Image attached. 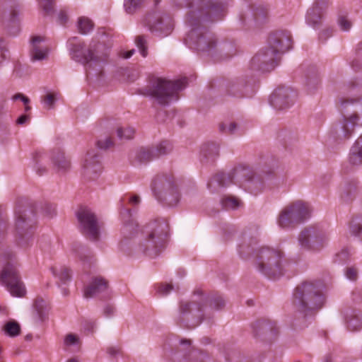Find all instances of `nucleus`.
<instances>
[{"label":"nucleus","mask_w":362,"mask_h":362,"mask_svg":"<svg viewBox=\"0 0 362 362\" xmlns=\"http://www.w3.org/2000/svg\"><path fill=\"white\" fill-rule=\"evenodd\" d=\"M250 170L242 166L235 167L230 172L218 173L209 181L207 186L211 192H215L217 187H227L230 183L240 184L243 180H248Z\"/></svg>","instance_id":"nucleus-14"},{"label":"nucleus","mask_w":362,"mask_h":362,"mask_svg":"<svg viewBox=\"0 0 362 362\" xmlns=\"http://www.w3.org/2000/svg\"><path fill=\"white\" fill-rule=\"evenodd\" d=\"M360 187L355 180H346L340 186L341 199L346 203L352 202L358 194Z\"/></svg>","instance_id":"nucleus-28"},{"label":"nucleus","mask_w":362,"mask_h":362,"mask_svg":"<svg viewBox=\"0 0 362 362\" xmlns=\"http://www.w3.org/2000/svg\"><path fill=\"white\" fill-rule=\"evenodd\" d=\"M47 53L48 49L47 47L37 51H30L31 59L33 61L43 60L47 58Z\"/></svg>","instance_id":"nucleus-52"},{"label":"nucleus","mask_w":362,"mask_h":362,"mask_svg":"<svg viewBox=\"0 0 362 362\" xmlns=\"http://www.w3.org/2000/svg\"><path fill=\"white\" fill-rule=\"evenodd\" d=\"M20 8L17 0H0V17L4 28L10 35H16L20 30Z\"/></svg>","instance_id":"nucleus-12"},{"label":"nucleus","mask_w":362,"mask_h":362,"mask_svg":"<svg viewBox=\"0 0 362 362\" xmlns=\"http://www.w3.org/2000/svg\"><path fill=\"white\" fill-rule=\"evenodd\" d=\"M144 4V0H124V6L127 13L132 14L140 9Z\"/></svg>","instance_id":"nucleus-41"},{"label":"nucleus","mask_w":362,"mask_h":362,"mask_svg":"<svg viewBox=\"0 0 362 362\" xmlns=\"http://www.w3.org/2000/svg\"><path fill=\"white\" fill-rule=\"evenodd\" d=\"M0 264L3 267L0 272V283L13 296L23 297L26 290L17 269L18 264L16 255L9 247L1 249Z\"/></svg>","instance_id":"nucleus-5"},{"label":"nucleus","mask_w":362,"mask_h":362,"mask_svg":"<svg viewBox=\"0 0 362 362\" xmlns=\"http://www.w3.org/2000/svg\"><path fill=\"white\" fill-rule=\"evenodd\" d=\"M180 345H181L180 351H188L189 353L191 352L192 348L190 340L185 339H182V340H180Z\"/></svg>","instance_id":"nucleus-62"},{"label":"nucleus","mask_w":362,"mask_h":362,"mask_svg":"<svg viewBox=\"0 0 362 362\" xmlns=\"http://www.w3.org/2000/svg\"><path fill=\"white\" fill-rule=\"evenodd\" d=\"M347 327L351 331L359 330L362 328V313L355 310L351 311L346 317Z\"/></svg>","instance_id":"nucleus-37"},{"label":"nucleus","mask_w":362,"mask_h":362,"mask_svg":"<svg viewBox=\"0 0 362 362\" xmlns=\"http://www.w3.org/2000/svg\"><path fill=\"white\" fill-rule=\"evenodd\" d=\"M285 209L290 213L296 224H299L310 216L309 206L302 201L293 202L286 206Z\"/></svg>","instance_id":"nucleus-26"},{"label":"nucleus","mask_w":362,"mask_h":362,"mask_svg":"<svg viewBox=\"0 0 362 362\" xmlns=\"http://www.w3.org/2000/svg\"><path fill=\"white\" fill-rule=\"evenodd\" d=\"M45 40V37L42 36L37 35V36L33 37L31 39L32 48H31L30 51H37L38 49L45 48L46 47H43V46L40 45V43L42 42H44Z\"/></svg>","instance_id":"nucleus-53"},{"label":"nucleus","mask_w":362,"mask_h":362,"mask_svg":"<svg viewBox=\"0 0 362 362\" xmlns=\"http://www.w3.org/2000/svg\"><path fill=\"white\" fill-rule=\"evenodd\" d=\"M278 224L281 228H291L297 225L285 208L279 214Z\"/></svg>","instance_id":"nucleus-39"},{"label":"nucleus","mask_w":362,"mask_h":362,"mask_svg":"<svg viewBox=\"0 0 362 362\" xmlns=\"http://www.w3.org/2000/svg\"><path fill=\"white\" fill-rule=\"evenodd\" d=\"M349 161L355 165L362 164V135L356 140L351 149Z\"/></svg>","instance_id":"nucleus-38"},{"label":"nucleus","mask_w":362,"mask_h":362,"mask_svg":"<svg viewBox=\"0 0 362 362\" xmlns=\"http://www.w3.org/2000/svg\"><path fill=\"white\" fill-rule=\"evenodd\" d=\"M241 202L237 197L226 195L221 199V204L226 210L235 209L241 205Z\"/></svg>","instance_id":"nucleus-40"},{"label":"nucleus","mask_w":362,"mask_h":362,"mask_svg":"<svg viewBox=\"0 0 362 362\" xmlns=\"http://www.w3.org/2000/svg\"><path fill=\"white\" fill-rule=\"evenodd\" d=\"M187 85V78L168 80L164 78H156L150 86L142 90L141 93L150 96L162 106L168 105L172 101L177 100L178 93Z\"/></svg>","instance_id":"nucleus-7"},{"label":"nucleus","mask_w":362,"mask_h":362,"mask_svg":"<svg viewBox=\"0 0 362 362\" xmlns=\"http://www.w3.org/2000/svg\"><path fill=\"white\" fill-rule=\"evenodd\" d=\"M296 92L289 87H279L270 96V103L276 110L288 108L293 103Z\"/></svg>","instance_id":"nucleus-22"},{"label":"nucleus","mask_w":362,"mask_h":362,"mask_svg":"<svg viewBox=\"0 0 362 362\" xmlns=\"http://www.w3.org/2000/svg\"><path fill=\"white\" fill-rule=\"evenodd\" d=\"M96 327V322L94 321H86L83 324V329L88 332L93 333Z\"/></svg>","instance_id":"nucleus-63"},{"label":"nucleus","mask_w":362,"mask_h":362,"mask_svg":"<svg viewBox=\"0 0 362 362\" xmlns=\"http://www.w3.org/2000/svg\"><path fill=\"white\" fill-rule=\"evenodd\" d=\"M349 230L351 235L358 236L362 240V223L358 218L353 219L351 221Z\"/></svg>","instance_id":"nucleus-46"},{"label":"nucleus","mask_w":362,"mask_h":362,"mask_svg":"<svg viewBox=\"0 0 362 362\" xmlns=\"http://www.w3.org/2000/svg\"><path fill=\"white\" fill-rule=\"evenodd\" d=\"M72 251L80 261L83 263L84 269L90 267L95 260L94 255L91 251L79 243H74L72 245Z\"/></svg>","instance_id":"nucleus-33"},{"label":"nucleus","mask_w":362,"mask_h":362,"mask_svg":"<svg viewBox=\"0 0 362 362\" xmlns=\"http://www.w3.org/2000/svg\"><path fill=\"white\" fill-rule=\"evenodd\" d=\"M34 203L21 202L16 208V232L18 243L25 245L33 233L34 217L36 213Z\"/></svg>","instance_id":"nucleus-9"},{"label":"nucleus","mask_w":362,"mask_h":362,"mask_svg":"<svg viewBox=\"0 0 362 362\" xmlns=\"http://www.w3.org/2000/svg\"><path fill=\"white\" fill-rule=\"evenodd\" d=\"M53 274L57 276L62 284H66V281L71 279L70 270L65 267H62L59 269L52 268Z\"/></svg>","instance_id":"nucleus-42"},{"label":"nucleus","mask_w":362,"mask_h":362,"mask_svg":"<svg viewBox=\"0 0 362 362\" xmlns=\"http://www.w3.org/2000/svg\"><path fill=\"white\" fill-rule=\"evenodd\" d=\"M346 276L352 281H355L358 277V270L354 267H347L346 269Z\"/></svg>","instance_id":"nucleus-59"},{"label":"nucleus","mask_w":362,"mask_h":362,"mask_svg":"<svg viewBox=\"0 0 362 362\" xmlns=\"http://www.w3.org/2000/svg\"><path fill=\"white\" fill-rule=\"evenodd\" d=\"M254 337L262 341L271 342L278 334L276 322L269 319H259L252 325Z\"/></svg>","instance_id":"nucleus-19"},{"label":"nucleus","mask_w":362,"mask_h":362,"mask_svg":"<svg viewBox=\"0 0 362 362\" xmlns=\"http://www.w3.org/2000/svg\"><path fill=\"white\" fill-rule=\"evenodd\" d=\"M292 47V40L287 31H276L269 35L267 45L251 59L250 67L262 72L271 71L279 64L281 55Z\"/></svg>","instance_id":"nucleus-3"},{"label":"nucleus","mask_w":362,"mask_h":362,"mask_svg":"<svg viewBox=\"0 0 362 362\" xmlns=\"http://www.w3.org/2000/svg\"><path fill=\"white\" fill-rule=\"evenodd\" d=\"M7 42L4 37H0V64L5 59V52L8 51Z\"/></svg>","instance_id":"nucleus-58"},{"label":"nucleus","mask_w":362,"mask_h":362,"mask_svg":"<svg viewBox=\"0 0 362 362\" xmlns=\"http://www.w3.org/2000/svg\"><path fill=\"white\" fill-rule=\"evenodd\" d=\"M227 94L236 98H243L245 97H251L255 89L250 81L247 77L238 78L228 83L227 87Z\"/></svg>","instance_id":"nucleus-21"},{"label":"nucleus","mask_w":362,"mask_h":362,"mask_svg":"<svg viewBox=\"0 0 362 362\" xmlns=\"http://www.w3.org/2000/svg\"><path fill=\"white\" fill-rule=\"evenodd\" d=\"M68 20L69 16L67 14V11L64 8L61 9L58 13V23L61 25H65Z\"/></svg>","instance_id":"nucleus-60"},{"label":"nucleus","mask_w":362,"mask_h":362,"mask_svg":"<svg viewBox=\"0 0 362 362\" xmlns=\"http://www.w3.org/2000/svg\"><path fill=\"white\" fill-rule=\"evenodd\" d=\"M34 313L41 322L48 319L49 307L48 303L41 297H37L33 303Z\"/></svg>","instance_id":"nucleus-36"},{"label":"nucleus","mask_w":362,"mask_h":362,"mask_svg":"<svg viewBox=\"0 0 362 362\" xmlns=\"http://www.w3.org/2000/svg\"><path fill=\"white\" fill-rule=\"evenodd\" d=\"M169 226L164 218L154 219L148 222L142 229V240L139 249L146 256L154 258L165 249Z\"/></svg>","instance_id":"nucleus-4"},{"label":"nucleus","mask_w":362,"mask_h":362,"mask_svg":"<svg viewBox=\"0 0 362 362\" xmlns=\"http://www.w3.org/2000/svg\"><path fill=\"white\" fill-rule=\"evenodd\" d=\"M181 6L191 8L187 23L191 27L185 41L199 54L216 55L217 38L203 24L221 20L226 13V5L218 0H177Z\"/></svg>","instance_id":"nucleus-1"},{"label":"nucleus","mask_w":362,"mask_h":362,"mask_svg":"<svg viewBox=\"0 0 362 362\" xmlns=\"http://www.w3.org/2000/svg\"><path fill=\"white\" fill-rule=\"evenodd\" d=\"M305 86L310 93H313L320 86V78L317 68L310 66L305 71Z\"/></svg>","instance_id":"nucleus-31"},{"label":"nucleus","mask_w":362,"mask_h":362,"mask_svg":"<svg viewBox=\"0 0 362 362\" xmlns=\"http://www.w3.org/2000/svg\"><path fill=\"white\" fill-rule=\"evenodd\" d=\"M41 209L44 214L49 216H52L55 214L56 207L55 205L51 203L45 202L41 205Z\"/></svg>","instance_id":"nucleus-55"},{"label":"nucleus","mask_w":362,"mask_h":362,"mask_svg":"<svg viewBox=\"0 0 362 362\" xmlns=\"http://www.w3.org/2000/svg\"><path fill=\"white\" fill-rule=\"evenodd\" d=\"M151 189L155 197L170 206L176 205L180 194L171 174H158L151 182Z\"/></svg>","instance_id":"nucleus-10"},{"label":"nucleus","mask_w":362,"mask_h":362,"mask_svg":"<svg viewBox=\"0 0 362 362\" xmlns=\"http://www.w3.org/2000/svg\"><path fill=\"white\" fill-rule=\"evenodd\" d=\"M216 52V55L212 57L217 59H228L236 54V47L233 42H217Z\"/></svg>","instance_id":"nucleus-35"},{"label":"nucleus","mask_w":362,"mask_h":362,"mask_svg":"<svg viewBox=\"0 0 362 362\" xmlns=\"http://www.w3.org/2000/svg\"><path fill=\"white\" fill-rule=\"evenodd\" d=\"M144 24L152 33L159 36H167L173 29V25L170 22L165 23L163 18L156 12L148 13L144 19Z\"/></svg>","instance_id":"nucleus-20"},{"label":"nucleus","mask_w":362,"mask_h":362,"mask_svg":"<svg viewBox=\"0 0 362 362\" xmlns=\"http://www.w3.org/2000/svg\"><path fill=\"white\" fill-rule=\"evenodd\" d=\"M258 241L255 238L243 235L241 242L238 244V253L243 259H247L256 252Z\"/></svg>","instance_id":"nucleus-30"},{"label":"nucleus","mask_w":362,"mask_h":362,"mask_svg":"<svg viewBox=\"0 0 362 362\" xmlns=\"http://www.w3.org/2000/svg\"><path fill=\"white\" fill-rule=\"evenodd\" d=\"M55 100H56V96L54 93H47L43 98L45 105L49 109L52 108L54 107Z\"/></svg>","instance_id":"nucleus-56"},{"label":"nucleus","mask_w":362,"mask_h":362,"mask_svg":"<svg viewBox=\"0 0 362 362\" xmlns=\"http://www.w3.org/2000/svg\"><path fill=\"white\" fill-rule=\"evenodd\" d=\"M89 49H92L90 52V66L93 62L98 63L105 62L109 57V49L103 43H90L89 45Z\"/></svg>","instance_id":"nucleus-32"},{"label":"nucleus","mask_w":362,"mask_h":362,"mask_svg":"<svg viewBox=\"0 0 362 362\" xmlns=\"http://www.w3.org/2000/svg\"><path fill=\"white\" fill-rule=\"evenodd\" d=\"M329 241L327 234L316 226L305 228L298 235L300 247L306 250L320 251Z\"/></svg>","instance_id":"nucleus-11"},{"label":"nucleus","mask_w":362,"mask_h":362,"mask_svg":"<svg viewBox=\"0 0 362 362\" xmlns=\"http://www.w3.org/2000/svg\"><path fill=\"white\" fill-rule=\"evenodd\" d=\"M100 155L95 149L88 151L86 155L83 164L82 175L87 180H96L101 171Z\"/></svg>","instance_id":"nucleus-18"},{"label":"nucleus","mask_w":362,"mask_h":362,"mask_svg":"<svg viewBox=\"0 0 362 362\" xmlns=\"http://www.w3.org/2000/svg\"><path fill=\"white\" fill-rule=\"evenodd\" d=\"M286 262L285 255L281 250L267 246L258 249L254 260L257 270L270 279L284 275Z\"/></svg>","instance_id":"nucleus-8"},{"label":"nucleus","mask_w":362,"mask_h":362,"mask_svg":"<svg viewBox=\"0 0 362 362\" xmlns=\"http://www.w3.org/2000/svg\"><path fill=\"white\" fill-rule=\"evenodd\" d=\"M69 55L76 62L90 66L91 50L86 47L85 42L78 37H70L67 41Z\"/></svg>","instance_id":"nucleus-16"},{"label":"nucleus","mask_w":362,"mask_h":362,"mask_svg":"<svg viewBox=\"0 0 362 362\" xmlns=\"http://www.w3.org/2000/svg\"><path fill=\"white\" fill-rule=\"evenodd\" d=\"M193 294L197 296V299L180 303L177 318L179 323H191L190 327L197 326L204 320L208 305L215 310H221L226 305L225 300L219 294L211 293L205 296L201 289H196Z\"/></svg>","instance_id":"nucleus-2"},{"label":"nucleus","mask_w":362,"mask_h":362,"mask_svg":"<svg viewBox=\"0 0 362 362\" xmlns=\"http://www.w3.org/2000/svg\"><path fill=\"white\" fill-rule=\"evenodd\" d=\"M120 214L124 222L121 229L122 239L120 240V245L123 247L129 240L133 238L138 233L139 226L136 221L132 218L130 209L124 208Z\"/></svg>","instance_id":"nucleus-23"},{"label":"nucleus","mask_w":362,"mask_h":362,"mask_svg":"<svg viewBox=\"0 0 362 362\" xmlns=\"http://www.w3.org/2000/svg\"><path fill=\"white\" fill-rule=\"evenodd\" d=\"M93 28V23L86 17H81L78 21V28L81 34H87Z\"/></svg>","instance_id":"nucleus-43"},{"label":"nucleus","mask_w":362,"mask_h":362,"mask_svg":"<svg viewBox=\"0 0 362 362\" xmlns=\"http://www.w3.org/2000/svg\"><path fill=\"white\" fill-rule=\"evenodd\" d=\"M134 129L132 127H119L117 129V135L120 139H131L134 137Z\"/></svg>","instance_id":"nucleus-48"},{"label":"nucleus","mask_w":362,"mask_h":362,"mask_svg":"<svg viewBox=\"0 0 362 362\" xmlns=\"http://www.w3.org/2000/svg\"><path fill=\"white\" fill-rule=\"evenodd\" d=\"M328 0H315L313 6L308 11L307 23L315 29L320 27L322 23V11L327 7Z\"/></svg>","instance_id":"nucleus-25"},{"label":"nucleus","mask_w":362,"mask_h":362,"mask_svg":"<svg viewBox=\"0 0 362 362\" xmlns=\"http://www.w3.org/2000/svg\"><path fill=\"white\" fill-rule=\"evenodd\" d=\"M173 289L171 284H160L158 287V291L162 295L168 294Z\"/></svg>","instance_id":"nucleus-61"},{"label":"nucleus","mask_w":362,"mask_h":362,"mask_svg":"<svg viewBox=\"0 0 362 362\" xmlns=\"http://www.w3.org/2000/svg\"><path fill=\"white\" fill-rule=\"evenodd\" d=\"M208 359V355L203 351L194 352L193 360L190 362H206Z\"/></svg>","instance_id":"nucleus-57"},{"label":"nucleus","mask_w":362,"mask_h":362,"mask_svg":"<svg viewBox=\"0 0 362 362\" xmlns=\"http://www.w3.org/2000/svg\"><path fill=\"white\" fill-rule=\"evenodd\" d=\"M267 15V9L259 6L253 7L252 10L248 11L246 13L241 14L240 19L244 25L254 23L260 25L266 21Z\"/></svg>","instance_id":"nucleus-24"},{"label":"nucleus","mask_w":362,"mask_h":362,"mask_svg":"<svg viewBox=\"0 0 362 362\" xmlns=\"http://www.w3.org/2000/svg\"><path fill=\"white\" fill-rule=\"evenodd\" d=\"M76 216L82 233L90 240H98L100 226L95 213L87 206H80Z\"/></svg>","instance_id":"nucleus-13"},{"label":"nucleus","mask_w":362,"mask_h":362,"mask_svg":"<svg viewBox=\"0 0 362 362\" xmlns=\"http://www.w3.org/2000/svg\"><path fill=\"white\" fill-rule=\"evenodd\" d=\"M96 146L98 148L101 150H107L113 146V142L112 141L111 137L105 136L99 139L96 141Z\"/></svg>","instance_id":"nucleus-50"},{"label":"nucleus","mask_w":362,"mask_h":362,"mask_svg":"<svg viewBox=\"0 0 362 362\" xmlns=\"http://www.w3.org/2000/svg\"><path fill=\"white\" fill-rule=\"evenodd\" d=\"M172 145L169 141H163L155 147H141L134 155V165L146 164L153 159L166 155L172 151Z\"/></svg>","instance_id":"nucleus-15"},{"label":"nucleus","mask_w":362,"mask_h":362,"mask_svg":"<svg viewBox=\"0 0 362 362\" xmlns=\"http://www.w3.org/2000/svg\"><path fill=\"white\" fill-rule=\"evenodd\" d=\"M135 42L142 57H146L148 55V46L145 36L138 35L135 39Z\"/></svg>","instance_id":"nucleus-45"},{"label":"nucleus","mask_w":362,"mask_h":362,"mask_svg":"<svg viewBox=\"0 0 362 362\" xmlns=\"http://www.w3.org/2000/svg\"><path fill=\"white\" fill-rule=\"evenodd\" d=\"M52 163L59 171L65 172L71 167L70 158L65 156L64 152L60 148H55L52 152Z\"/></svg>","instance_id":"nucleus-34"},{"label":"nucleus","mask_w":362,"mask_h":362,"mask_svg":"<svg viewBox=\"0 0 362 362\" xmlns=\"http://www.w3.org/2000/svg\"><path fill=\"white\" fill-rule=\"evenodd\" d=\"M339 23L343 30H348L351 28V23L344 17L339 19Z\"/></svg>","instance_id":"nucleus-64"},{"label":"nucleus","mask_w":362,"mask_h":362,"mask_svg":"<svg viewBox=\"0 0 362 362\" xmlns=\"http://www.w3.org/2000/svg\"><path fill=\"white\" fill-rule=\"evenodd\" d=\"M219 144L215 142H207L202 144L200 150V160L204 165L215 163L219 156Z\"/></svg>","instance_id":"nucleus-27"},{"label":"nucleus","mask_w":362,"mask_h":362,"mask_svg":"<svg viewBox=\"0 0 362 362\" xmlns=\"http://www.w3.org/2000/svg\"><path fill=\"white\" fill-rule=\"evenodd\" d=\"M238 125L235 122H222L219 124V130L222 133L232 134L237 129Z\"/></svg>","instance_id":"nucleus-49"},{"label":"nucleus","mask_w":362,"mask_h":362,"mask_svg":"<svg viewBox=\"0 0 362 362\" xmlns=\"http://www.w3.org/2000/svg\"><path fill=\"white\" fill-rule=\"evenodd\" d=\"M44 155L41 152H35L33 156V159L34 162L35 163V169L37 171V173L39 175H42L44 173L47 171V169L45 167L42 166L41 165V160L43 158Z\"/></svg>","instance_id":"nucleus-47"},{"label":"nucleus","mask_w":362,"mask_h":362,"mask_svg":"<svg viewBox=\"0 0 362 362\" xmlns=\"http://www.w3.org/2000/svg\"><path fill=\"white\" fill-rule=\"evenodd\" d=\"M325 302V297L319 285L311 281H303L293 293V305L302 313V321L310 312L320 309Z\"/></svg>","instance_id":"nucleus-6"},{"label":"nucleus","mask_w":362,"mask_h":362,"mask_svg":"<svg viewBox=\"0 0 362 362\" xmlns=\"http://www.w3.org/2000/svg\"><path fill=\"white\" fill-rule=\"evenodd\" d=\"M108 288V281L103 277H93L90 284L84 290L86 298H92L101 293L105 292Z\"/></svg>","instance_id":"nucleus-29"},{"label":"nucleus","mask_w":362,"mask_h":362,"mask_svg":"<svg viewBox=\"0 0 362 362\" xmlns=\"http://www.w3.org/2000/svg\"><path fill=\"white\" fill-rule=\"evenodd\" d=\"M38 1L47 15H50L53 13L54 0H38Z\"/></svg>","instance_id":"nucleus-51"},{"label":"nucleus","mask_w":362,"mask_h":362,"mask_svg":"<svg viewBox=\"0 0 362 362\" xmlns=\"http://www.w3.org/2000/svg\"><path fill=\"white\" fill-rule=\"evenodd\" d=\"M343 116L344 119L336 124L332 130L334 136L340 141L348 139L351 136L358 120L356 111L352 114L343 112Z\"/></svg>","instance_id":"nucleus-17"},{"label":"nucleus","mask_w":362,"mask_h":362,"mask_svg":"<svg viewBox=\"0 0 362 362\" xmlns=\"http://www.w3.org/2000/svg\"><path fill=\"white\" fill-rule=\"evenodd\" d=\"M350 256V252L348 248H344L335 255V262H344L347 261Z\"/></svg>","instance_id":"nucleus-54"},{"label":"nucleus","mask_w":362,"mask_h":362,"mask_svg":"<svg viewBox=\"0 0 362 362\" xmlns=\"http://www.w3.org/2000/svg\"><path fill=\"white\" fill-rule=\"evenodd\" d=\"M5 332L10 337H16L20 334L21 327L20 325L15 321H11L7 322L4 325Z\"/></svg>","instance_id":"nucleus-44"}]
</instances>
